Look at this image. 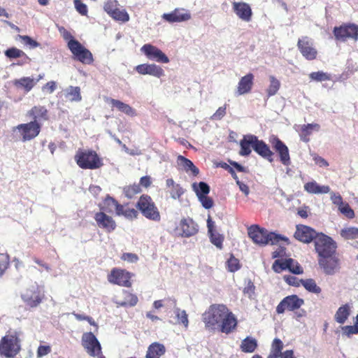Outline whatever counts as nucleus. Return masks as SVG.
Listing matches in <instances>:
<instances>
[{
  "label": "nucleus",
  "mask_w": 358,
  "mask_h": 358,
  "mask_svg": "<svg viewBox=\"0 0 358 358\" xmlns=\"http://www.w3.org/2000/svg\"><path fill=\"white\" fill-rule=\"evenodd\" d=\"M202 321L206 329H215L229 334L237 327V319L234 314L224 304H212L202 315Z\"/></svg>",
  "instance_id": "1"
},
{
  "label": "nucleus",
  "mask_w": 358,
  "mask_h": 358,
  "mask_svg": "<svg viewBox=\"0 0 358 358\" xmlns=\"http://www.w3.org/2000/svg\"><path fill=\"white\" fill-rule=\"evenodd\" d=\"M248 234L254 243L260 246H264L268 243L275 245L280 241H284L287 245L289 243L287 238L273 232H268L266 229L261 228L257 224L251 225L248 228Z\"/></svg>",
  "instance_id": "2"
},
{
  "label": "nucleus",
  "mask_w": 358,
  "mask_h": 358,
  "mask_svg": "<svg viewBox=\"0 0 358 358\" xmlns=\"http://www.w3.org/2000/svg\"><path fill=\"white\" fill-rule=\"evenodd\" d=\"M21 350L20 339L17 332L8 331L0 340V355L14 358Z\"/></svg>",
  "instance_id": "3"
},
{
  "label": "nucleus",
  "mask_w": 358,
  "mask_h": 358,
  "mask_svg": "<svg viewBox=\"0 0 358 358\" xmlns=\"http://www.w3.org/2000/svg\"><path fill=\"white\" fill-rule=\"evenodd\" d=\"M74 159L77 165L83 169H97L103 166L101 159L96 151L92 150L79 149L75 156Z\"/></svg>",
  "instance_id": "4"
},
{
  "label": "nucleus",
  "mask_w": 358,
  "mask_h": 358,
  "mask_svg": "<svg viewBox=\"0 0 358 358\" xmlns=\"http://www.w3.org/2000/svg\"><path fill=\"white\" fill-rule=\"evenodd\" d=\"M136 208L147 219L155 222L160 221V213L152 199L149 195H141L137 201Z\"/></svg>",
  "instance_id": "5"
},
{
  "label": "nucleus",
  "mask_w": 358,
  "mask_h": 358,
  "mask_svg": "<svg viewBox=\"0 0 358 358\" xmlns=\"http://www.w3.org/2000/svg\"><path fill=\"white\" fill-rule=\"evenodd\" d=\"M315 250L318 258L336 252L337 244L330 236L320 233L314 242Z\"/></svg>",
  "instance_id": "6"
},
{
  "label": "nucleus",
  "mask_w": 358,
  "mask_h": 358,
  "mask_svg": "<svg viewBox=\"0 0 358 358\" xmlns=\"http://www.w3.org/2000/svg\"><path fill=\"white\" fill-rule=\"evenodd\" d=\"M133 276L134 274L126 269L113 268L108 274L107 280L111 284L129 288L132 286Z\"/></svg>",
  "instance_id": "7"
},
{
  "label": "nucleus",
  "mask_w": 358,
  "mask_h": 358,
  "mask_svg": "<svg viewBox=\"0 0 358 358\" xmlns=\"http://www.w3.org/2000/svg\"><path fill=\"white\" fill-rule=\"evenodd\" d=\"M68 48L78 61L85 64L93 63L94 59L92 52L85 48L78 41L70 39L68 41Z\"/></svg>",
  "instance_id": "8"
},
{
  "label": "nucleus",
  "mask_w": 358,
  "mask_h": 358,
  "mask_svg": "<svg viewBox=\"0 0 358 358\" xmlns=\"http://www.w3.org/2000/svg\"><path fill=\"white\" fill-rule=\"evenodd\" d=\"M335 38L340 41L348 39L358 40V25L352 23H344L339 27H335L333 30Z\"/></svg>",
  "instance_id": "9"
},
{
  "label": "nucleus",
  "mask_w": 358,
  "mask_h": 358,
  "mask_svg": "<svg viewBox=\"0 0 358 358\" xmlns=\"http://www.w3.org/2000/svg\"><path fill=\"white\" fill-rule=\"evenodd\" d=\"M304 304V300L296 294L285 296L277 306L276 313L283 314L286 310L293 311L299 310Z\"/></svg>",
  "instance_id": "10"
},
{
  "label": "nucleus",
  "mask_w": 358,
  "mask_h": 358,
  "mask_svg": "<svg viewBox=\"0 0 358 358\" xmlns=\"http://www.w3.org/2000/svg\"><path fill=\"white\" fill-rule=\"evenodd\" d=\"M318 264L327 275H334L340 269V259L337 253L317 258Z\"/></svg>",
  "instance_id": "11"
},
{
  "label": "nucleus",
  "mask_w": 358,
  "mask_h": 358,
  "mask_svg": "<svg viewBox=\"0 0 358 358\" xmlns=\"http://www.w3.org/2000/svg\"><path fill=\"white\" fill-rule=\"evenodd\" d=\"M21 298L26 306L34 308H36L43 301L44 295L38 287H31L21 293Z\"/></svg>",
  "instance_id": "12"
},
{
  "label": "nucleus",
  "mask_w": 358,
  "mask_h": 358,
  "mask_svg": "<svg viewBox=\"0 0 358 358\" xmlns=\"http://www.w3.org/2000/svg\"><path fill=\"white\" fill-rule=\"evenodd\" d=\"M297 48L307 60H314L317 57V50L314 47L313 41L307 36H301L298 39Z\"/></svg>",
  "instance_id": "13"
},
{
  "label": "nucleus",
  "mask_w": 358,
  "mask_h": 358,
  "mask_svg": "<svg viewBox=\"0 0 358 358\" xmlns=\"http://www.w3.org/2000/svg\"><path fill=\"white\" fill-rule=\"evenodd\" d=\"M41 124L36 122L20 124L16 127L23 142L31 141L36 138L40 133Z\"/></svg>",
  "instance_id": "14"
},
{
  "label": "nucleus",
  "mask_w": 358,
  "mask_h": 358,
  "mask_svg": "<svg viewBox=\"0 0 358 358\" xmlns=\"http://www.w3.org/2000/svg\"><path fill=\"white\" fill-rule=\"evenodd\" d=\"M273 150L278 153L280 162L285 166L291 164V159L288 147L278 136H272L269 138Z\"/></svg>",
  "instance_id": "15"
},
{
  "label": "nucleus",
  "mask_w": 358,
  "mask_h": 358,
  "mask_svg": "<svg viewBox=\"0 0 358 358\" xmlns=\"http://www.w3.org/2000/svg\"><path fill=\"white\" fill-rule=\"evenodd\" d=\"M82 345L87 353L93 357L100 354L102 350L99 341L92 332H87L83 334Z\"/></svg>",
  "instance_id": "16"
},
{
  "label": "nucleus",
  "mask_w": 358,
  "mask_h": 358,
  "mask_svg": "<svg viewBox=\"0 0 358 358\" xmlns=\"http://www.w3.org/2000/svg\"><path fill=\"white\" fill-rule=\"evenodd\" d=\"M320 233H317L315 229L308 226L298 224L296 227L294 236L300 242L309 243L312 241L315 242L316 236H317Z\"/></svg>",
  "instance_id": "17"
},
{
  "label": "nucleus",
  "mask_w": 358,
  "mask_h": 358,
  "mask_svg": "<svg viewBox=\"0 0 358 358\" xmlns=\"http://www.w3.org/2000/svg\"><path fill=\"white\" fill-rule=\"evenodd\" d=\"M141 50L150 59L159 63H169V57L158 48L151 44H145Z\"/></svg>",
  "instance_id": "18"
},
{
  "label": "nucleus",
  "mask_w": 358,
  "mask_h": 358,
  "mask_svg": "<svg viewBox=\"0 0 358 358\" xmlns=\"http://www.w3.org/2000/svg\"><path fill=\"white\" fill-rule=\"evenodd\" d=\"M97 226L107 233L113 232L117 227L116 222L104 212H97L94 216Z\"/></svg>",
  "instance_id": "19"
},
{
  "label": "nucleus",
  "mask_w": 358,
  "mask_h": 358,
  "mask_svg": "<svg viewBox=\"0 0 358 358\" xmlns=\"http://www.w3.org/2000/svg\"><path fill=\"white\" fill-rule=\"evenodd\" d=\"M162 18L169 22H181L187 21L191 18V14L184 8H176L169 13H164Z\"/></svg>",
  "instance_id": "20"
},
{
  "label": "nucleus",
  "mask_w": 358,
  "mask_h": 358,
  "mask_svg": "<svg viewBox=\"0 0 358 358\" xmlns=\"http://www.w3.org/2000/svg\"><path fill=\"white\" fill-rule=\"evenodd\" d=\"M180 228L182 231L181 236L189 238L196 235L199 231L198 224L191 217L182 218L180 222Z\"/></svg>",
  "instance_id": "21"
},
{
  "label": "nucleus",
  "mask_w": 358,
  "mask_h": 358,
  "mask_svg": "<svg viewBox=\"0 0 358 358\" xmlns=\"http://www.w3.org/2000/svg\"><path fill=\"white\" fill-rule=\"evenodd\" d=\"M207 227L210 242L217 248L222 249L223 247L224 236L217 231L215 222L212 220V218L210 215H208L207 219Z\"/></svg>",
  "instance_id": "22"
},
{
  "label": "nucleus",
  "mask_w": 358,
  "mask_h": 358,
  "mask_svg": "<svg viewBox=\"0 0 358 358\" xmlns=\"http://www.w3.org/2000/svg\"><path fill=\"white\" fill-rule=\"evenodd\" d=\"M255 140L254 145V150L262 158L266 159L269 162L274 161V152L271 150L268 145L264 141L259 140L258 138H253Z\"/></svg>",
  "instance_id": "23"
},
{
  "label": "nucleus",
  "mask_w": 358,
  "mask_h": 358,
  "mask_svg": "<svg viewBox=\"0 0 358 358\" xmlns=\"http://www.w3.org/2000/svg\"><path fill=\"white\" fill-rule=\"evenodd\" d=\"M233 10L236 15L243 21L250 22L252 12L249 4L245 2H234Z\"/></svg>",
  "instance_id": "24"
},
{
  "label": "nucleus",
  "mask_w": 358,
  "mask_h": 358,
  "mask_svg": "<svg viewBox=\"0 0 358 358\" xmlns=\"http://www.w3.org/2000/svg\"><path fill=\"white\" fill-rule=\"evenodd\" d=\"M136 71L141 75H151L157 78L164 76V71L159 66L154 64H143L136 67Z\"/></svg>",
  "instance_id": "25"
},
{
  "label": "nucleus",
  "mask_w": 358,
  "mask_h": 358,
  "mask_svg": "<svg viewBox=\"0 0 358 358\" xmlns=\"http://www.w3.org/2000/svg\"><path fill=\"white\" fill-rule=\"evenodd\" d=\"M254 84V75L251 73L243 76L237 86L236 94L237 95H243L250 93L252 89Z\"/></svg>",
  "instance_id": "26"
},
{
  "label": "nucleus",
  "mask_w": 358,
  "mask_h": 358,
  "mask_svg": "<svg viewBox=\"0 0 358 358\" xmlns=\"http://www.w3.org/2000/svg\"><path fill=\"white\" fill-rule=\"evenodd\" d=\"M27 115L31 118V122H38L42 120H48V111L45 106H35L32 107L28 112Z\"/></svg>",
  "instance_id": "27"
},
{
  "label": "nucleus",
  "mask_w": 358,
  "mask_h": 358,
  "mask_svg": "<svg viewBox=\"0 0 358 358\" xmlns=\"http://www.w3.org/2000/svg\"><path fill=\"white\" fill-rule=\"evenodd\" d=\"M177 164L182 170L187 173H191L194 177H196L199 173V169L194 164V163L189 159L182 155H178L177 157Z\"/></svg>",
  "instance_id": "28"
},
{
  "label": "nucleus",
  "mask_w": 358,
  "mask_h": 358,
  "mask_svg": "<svg viewBox=\"0 0 358 358\" xmlns=\"http://www.w3.org/2000/svg\"><path fill=\"white\" fill-rule=\"evenodd\" d=\"M107 102L110 103L113 108H116L119 111L127 115L133 117L136 114L135 109L120 100L108 98L107 99Z\"/></svg>",
  "instance_id": "29"
},
{
  "label": "nucleus",
  "mask_w": 358,
  "mask_h": 358,
  "mask_svg": "<svg viewBox=\"0 0 358 358\" xmlns=\"http://www.w3.org/2000/svg\"><path fill=\"white\" fill-rule=\"evenodd\" d=\"M165 352L166 348L163 344L154 342L148 346L145 358H160Z\"/></svg>",
  "instance_id": "30"
},
{
  "label": "nucleus",
  "mask_w": 358,
  "mask_h": 358,
  "mask_svg": "<svg viewBox=\"0 0 358 358\" xmlns=\"http://www.w3.org/2000/svg\"><path fill=\"white\" fill-rule=\"evenodd\" d=\"M253 138H257L255 135H248L244 136V138L240 142L241 150L239 154L241 156H248L251 153L250 147L254 149V145L255 144V140Z\"/></svg>",
  "instance_id": "31"
},
{
  "label": "nucleus",
  "mask_w": 358,
  "mask_h": 358,
  "mask_svg": "<svg viewBox=\"0 0 358 358\" xmlns=\"http://www.w3.org/2000/svg\"><path fill=\"white\" fill-rule=\"evenodd\" d=\"M304 190L309 194H327L330 192V187L328 185H320L315 181L306 182L304 186Z\"/></svg>",
  "instance_id": "32"
},
{
  "label": "nucleus",
  "mask_w": 358,
  "mask_h": 358,
  "mask_svg": "<svg viewBox=\"0 0 358 358\" xmlns=\"http://www.w3.org/2000/svg\"><path fill=\"white\" fill-rule=\"evenodd\" d=\"M4 53L5 55L9 59H17L23 57L24 61L22 62H18L17 64V65H22L25 63L29 62L31 60L24 52L15 47L7 49Z\"/></svg>",
  "instance_id": "33"
},
{
  "label": "nucleus",
  "mask_w": 358,
  "mask_h": 358,
  "mask_svg": "<svg viewBox=\"0 0 358 358\" xmlns=\"http://www.w3.org/2000/svg\"><path fill=\"white\" fill-rule=\"evenodd\" d=\"M122 293L124 294V300L117 301V306L133 307L137 304L138 299L136 295L127 290H123Z\"/></svg>",
  "instance_id": "34"
},
{
  "label": "nucleus",
  "mask_w": 358,
  "mask_h": 358,
  "mask_svg": "<svg viewBox=\"0 0 358 358\" xmlns=\"http://www.w3.org/2000/svg\"><path fill=\"white\" fill-rule=\"evenodd\" d=\"M320 126L317 123L303 124L301 127L300 138L303 142H308L310 138L309 136L312 134L313 131H319Z\"/></svg>",
  "instance_id": "35"
},
{
  "label": "nucleus",
  "mask_w": 358,
  "mask_h": 358,
  "mask_svg": "<svg viewBox=\"0 0 358 358\" xmlns=\"http://www.w3.org/2000/svg\"><path fill=\"white\" fill-rule=\"evenodd\" d=\"M166 185L168 188H171L170 194L171 198L174 199H180L184 194V189L179 184H176L172 178L166 180Z\"/></svg>",
  "instance_id": "36"
},
{
  "label": "nucleus",
  "mask_w": 358,
  "mask_h": 358,
  "mask_svg": "<svg viewBox=\"0 0 358 358\" xmlns=\"http://www.w3.org/2000/svg\"><path fill=\"white\" fill-rule=\"evenodd\" d=\"M13 84L15 87L22 88L26 92H28L35 86L36 82L30 77H22L20 79L15 80Z\"/></svg>",
  "instance_id": "37"
},
{
  "label": "nucleus",
  "mask_w": 358,
  "mask_h": 358,
  "mask_svg": "<svg viewBox=\"0 0 358 358\" xmlns=\"http://www.w3.org/2000/svg\"><path fill=\"white\" fill-rule=\"evenodd\" d=\"M117 206H120V203H119L118 201L114 198L107 195L103 200V206H100V210H101V212L110 213H113V208H115L116 213L118 209Z\"/></svg>",
  "instance_id": "38"
},
{
  "label": "nucleus",
  "mask_w": 358,
  "mask_h": 358,
  "mask_svg": "<svg viewBox=\"0 0 358 358\" xmlns=\"http://www.w3.org/2000/svg\"><path fill=\"white\" fill-rule=\"evenodd\" d=\"M118 209L116 215L118 216H124L128 219L137 218L138 215V211L134 208H130L128 207V204L117 206Z\"/></svg>",
  "instance_id": "39"
},
{
  "label": "nucleus",
  "mask_w": 358,
  "mask_h": 358,
  "mask_svg": "<svg viewBox=\"0 0 358 358\" xmlns=\"http://www.w3.org/2000/svg\"><path fill=\"white\" fill-rule=\"evenodd\" d=\"M283 347V343L280 338H274L271 344L270 354L267 358H279L282 354V350Z\"/></svg>",
  "instance_id": "40"
},
{
  "label": "nucleus",
  "mask_w": 358,
  "mask_h": 358,
  "mask_svg": "<svg viewBox=\"0 0 358 358\" xmlns=\"http://www.w3.org/2000/svg\"><path fill=\"white\" fill-rule=\"evenodd\" d=\"M350 313V306L348 304L341 306L336 313L335 320L340 324H343L348 318Z\"/></svg>",
  "instance_id": "41"
},
{
  "label": "nucleus",
  "mask_w": 358,
  "mask_h": 358,
  "mask_svg": "<svg viewBox=\"0 0 358 358\" xmlns=\"http://www.w3.org/2000/svg\"><path fill=\"white\" fill-rule=\"evenodd\" d=\"M192 189L198 198L201 197L202 195L206 196L210 192V187L205 182H194L192 184Z\"/></svg>",
  "instance_id": "42"
},
{
  "label": "nucleus",
  "mask_w": 358,
  "mask_h": 358,
  "mask_svg": "<svg viewBox=\"0 0 358 358\" xmlns=\"http://www.w3.org/2000/svg\"><path fill=\"white\" fill-rule=\"evenodd\" d=\"M66 97L71 101H80L82 99L79 87H69L66 90Z\"/></svg>",
  "instance_id": "43"
},
{
  "label": "nucleus",
  "mask_w": 358,
  "mask_h": 358,
  "mask_svg": "<svg viewBox=\"0 0 358 358\" xmlns=\"http://www.w3.org/2000/svg\"><path fill=\"white\" fill-rule=\"evenodd\" d=\"M341 236L345 240H354L358 238V228L350 227L342 229Z\"/></svg>",
  "instance_id": "44"
},
{
  "label": "nucleus",
  "mask_w": 358,
  "mask_h": 358,
  "mask_svg": "<svg viewBox=\"0 0 358 358\" xmlns=\"http://www.w3.org/2000/svg\"><path fill=\"white\" fill-rule=\"evenodd\" d=\"M257 347V341L255 338L247 337L241 343V348L244 352H253Z\"/></svg>",
  "instance_id": "45"
},
{
  "label": "nucleus",
  "mask_w": 358,
  "mask_h": 358,
  "mask_svg": "<svg viewBox=\"0 0 358 358\" xmlns=\"http://www.w3.org/2000/svg\"><path fill=\"white\" fill-rule=\"evenodd\" d=\"M269 80H270V85L266 90L267 96L268 97L276 94L280 87V81L276 78H275L273 76H271L269 77Z\"/></svg>",
  "instance_id": "46"
},
{
  "label": "nucleus",
  "mask_w": 358,
  "mask_h": 358,
  "mask_svg": "<svg viewBox=\"0 0 358 358\" xmlns=\"http://www.w3.org/2000/svg\"><path fill=\"white\" fill-rule=\"evenodd\" d=\"M141 192V188L138 184H133L125 186L123 188L124 196L128 199H132L134 196Z\"/></svg>",
  "instance_id": "47"
},
{
  "label": "nucleus",
  "mask_w": 358,
  "mask_h": 358,
  "mask_svg": "<svg viewBox=\"0 0 358 358\" xmlns=\"http://www.w3.org/2000/svg\"><path fill=\"white\" fill-rule=\"evenodd\" d=\"M109 15L115 20L126 22L129 20V15L125 10H120L117 7Z\"/></svg>",
  "instance_id": "48"
},
{
  "label": "nucleus",
  "mask_w": 358,
  "mask_h": 358,
  "mask_svg": "<svg viewBox=\"0 0 358 358\" xmlns=\"http://www.w3.org/2000/svg\"><path fill=\"white\" fill-rule=\"evenodd\" d=\"M302 285L306 290L312 293L320 294L322 291L321 288L317 285L315 280L312 278L303 280Z\"/></svg>",
  "instance_id": "49"
},
{
  "label": "nucleus",
  "mask_w": 358,
  "mask_h": 358,
  "mask_svg": "<svg viewBox=\"0 0 358 358\" xmlns=\"http://www.w3.org/2000/svg\"><path fill=\"white\" fill-rule=\"evenodd\" d=\"M292 263V259L289 258L282 260H275L273 264V269L276 273H280L284 270L287 269V267H289L290 264Z\"/></svg>",
  "instance_id": "50"
},
{
  "label": "nucleus",
  "mask_w": 358,
  "mask_h": 358,
  "mask_svg": "<svg viewBox=\"0 0 358 358\" xmlns=\"http://www.w3.org/2000/svg\"><path fill=\"white\" fill-rule=\"evenodd\" d=\"M226 266L227 270L231 273L237 271L241 267L240 261L233 254H231L230 257L227 259Z\"/></svg>",
  "instance_id": "51"
},
{
  "label": "nucleus",
  "mask_w": 358,
  "mask_h": 358,
  "mask_svg": "<svg viewBox=\"0 0 358 358\" xmlns=\"http://www.w3.org/2000/svg\"><path fill=\"white\" fill-rule=\"evenodd\" d=\"M176 316L178 319V322L179 324H182L185 328H187L189 325L188 315L185 310H181L180 308H177L174 310Z\"/></svg>",
  "instance_id": "52"
},
{
  "label": "nucleus",
  "mask_w": 358,
  "mask_h": 358,
  "mask_svg": "<svg viewBox=\"0 0 358 358\" xmlns=\"http://www.w3.org/2000/svg\"><path fill=\"white\" fill-rule=\"evenodd\" d=\"M309 77L312 80L317 82L331 80V76L328 73L322 71L312 72L310 73Z\"/></svg>",
  "instance_id": "53"
},
{
  "label": "nucleus",
  "mask_w": 358,
  "mask_h": 358,
  "mask_svg": "<svg viewBox=\"0 0 358 358\" xmlns=\"http://www.w3.org/2000/svg\"><path fill=\"white\" fill-rule=\"evenodd\" d=\"M9 266V257L5 254L0 253V277H1Z\"/></svg>",
  "instance_id": "54"
},
{
  "label": "nucleus",
  "mask_w": 358,
  "mask_h": 358,
  "mask_svg": "<svg viewBox=\"0 0 358 358\" xmlns=\"http://www.w3.org/2000/svg\"><path fill=\"white\" fill-rule=\"evenodd\" d=\"M339 211L348 218L352 219L355 217L354 210L348 203H343L339 208Z\"/></svg>",
  "instance_id": "55"
},
{
  "label": "nucleus",
  "mask_w": 358,
  "mask_h": 358,
  "mask_svg": "<svg viewBox=\"0 0 358 358\" xmlns=\"http://www.w3.org/2000/svg\"><path fill=\"white\" fill-rule=\"evenodd\" d=\"M74 6L76 10L82 15H87L88 9L84 3L81 0H74Z\"/></svg>",
  "instance_id": "56"
},
{
  "label": "nucleus",
  "mask_w": 358,
  "mask_h": 358,
  "mask_svg": "<svg viewBox=\"0 0 358 358\" xmlns=\"http://www.w3.org/2000/svg\"><path fill=\"white\" fill-rule=\"evenodd\" d=\"M284 280L288 285L294 287H299L300 285H302V281H303V279H299L293 275H285Z\"/></svg>",
  "instance_id": "57"
},
{
  "label": "nucleus",
  "mask_w": 358,
  "mask_h": 358,
  "mask_svg": "<svg viewBox=\"0 0 358 358\" xmlns=\"http://www.w3.org/2000/svg\"><path fill=\"white\" fill-rule=\"evenodd\" d=\"M118 6L117 0H106L103 5L104 10L109 15Z\"/></svg>",
  "instance_id": "58"
},
{
  "label": "nucleus",
  "mask_w": 358,
  "mask_h": 358,
  "mask_svg": "<svg viewBox=\"0 0 358 358\" xmlns=\"http://www.w3.org/2000/svg\"><path fill=\"white\" fill-rule=\"evenodd\" d=\"M227 113V105L219 107L215 113L211 116L213 120H221Z\"/></svg>",
  "instance_id": "59"
},
{
  "label": "nucleus",
  "mask_w": 358,
  "mask_h": 358,
  "mask_svg": "<svg viewBox=\"0 0 358 358\" xmlns=\"http://www.w3.org/2000/svg\"><path fill=\"white\" fill-rule=\"evenodd\" d=\"M199 201L201 202L202 206L206 209L211 208L214 205V201L212 198L206 196H201L198 198Z\"/></svg>",
  "instance_id": "60"
},
{
  "label": "nucleus",
  "mask_w": 358,
  "mask_h": 358,
  "mask_svg": "<svg viewBox=\"0 0 358 358\" xmlns=\"http://www.w3.org/2000/svg\"><path fill=\"white\" fill-rule=\"evenodd\" d=\"M19 37L26 45H29L31 48H34L38 47L40 45L39 43H38L36 41L32 39L29 36L20 35Z\"/></svg>",
  "instance_id": "61"
},
{
  "label": "nucleus",
  "mask_w": 358,
  "mask_h": 358,
  "mask_svg": "<svg viewBox=\"0 0 358 358\" xmlns=\"http://www.w3.org/2000/svg\"><path fill=\"white\" fill-rule=\"evenodd\" d=\"M343 332L348 336H350L352 334H358V324L355 321L354 325L345 326L343 328Z\"/></svg>",
  "instance_id": "62"
},
{
  "label": "nucleus",
  "mask_w": 358,
  "mask_h": 358,
  "mask_svg": "<svg viewBox=\"0 0 358 358\" xmlns=\"http://www.w3.org/2000/svg\"><path fill=\"white\" fill-rule=\"evenodd\" d=\"M121 259L129 263H135L138 260V257L134 253L124 252L122 255Z\"/></svg>",
  "instance_id": "63"
},
{
  "label": "nucleus",
  "mask_w": 358,
  "mask_h": 358,
  "mask_svg": "<svg viewBox=\"0 0 358 358\" xmlns=\"http://www.w3.org/2000/svg\"><path fill=\"white\" fill-rule=\"evenodd\" d=\"M287 269H289V271L294 274H301L303 272V268L300 264L295 262L294 259H292V263L290 264L289 267H287Z\"/></svg>",
  "instance_id": "64"
}]
</instances>
